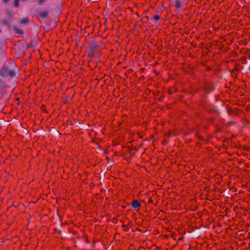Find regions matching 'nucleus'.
Here are the masks:
<instances>
[{
    "label": "nucleus",
    "mask_w": 250,
    "mask_h": 250,
    "mask_svg": "<svg viewBox=\"0 0 250 250\" xmlns=\"http://www.w3.org/2000/svg\"><path fill=\"white\" fill-rule=\"evenodd\" d=\"M0 74L2 76L6 77L9 76L11 78L16 76L15 72L9 68L8 66H4L1 71Z\"/></svg>",
    "instance_id": "nucleus-1"
},
{
    "label": "nucleus",
    "mask_w": 250,
    "mask_h": 250,
    "mask_svg": "<svg viewBox=\"0 0 250 250\" xmlns=\"http://www.w3.org/2000/svg\"><path fill=\"white\" fill-rule=\"evenodd\" d=\"M98 46V44L96 42H93L92 44L89 46L88 49L89 55L91 57L94 56V50Z\"/></svg>",
    "instance_id": "nucleus-2"
},
{
    "label": "nucleus",
    "mask_w": 250,
    "mask_h": 250,
    "mask_svg": "<svg viewBox=\"0 0 250 250\" xmlns=\"http://www.w3.org/2000/svg\"><path fill=\"white\" fill-rule=\"evenodd\" d=\"M131 205L132 208L135 209H137L140 208L141 205L138 200H133Z\"/></svg>",
    "instance_id": "nucleus-3"
},
{
    "label": "nucleus",
    "mask_w": 250,
    "mask_h": 250,
    "mask_svg": "<svg viewBox=\"0 0 250 250\" xmlns=\"http://www.w3.org/2000/svg\"><path fill=\"white\" fill-rule=\"evenodd\" d=\"M40 17H42L43 18H46L48 17V13L47 11H43L42 12H40L38 13Z\"/></svg>",
    "instance_id": "nucleus-4"
},
{
    "label": "nucleus",
    "mask_w": 250,
    "mask_h": 250,
    "mask_svg": "<svg viewBox=\"0 0 250 250\" xmlns=\"http://www.w3.org/2000/svg\"><path fill=\"white\" fill-rule=\"evenodd\" d=\"M2 23L3 24L7 25L8 26V27L9 28H10V26H11V21H8V20H7L6 19H3L2 21Z\"/></svg>",
    "instance_id": "nucleus-5"
},
{
    "label": "nucleus",
    "mask_w": 250,
    "mask_h": 250,
    "mask_svg": "<svg viewBox=\"0 0 250 250\" xmlns=\"http://www.w3.org/2000/svg\"><path fill=\"white\" fill-rule=\"evenodd\" d=\"M14 30L16 33L18 35H22L23 33V31L21 29L18 28L16 26H14L13 27Z\"/></svg>",
    "instance_id": "nucleus-6"
},
{
    "label": "nucleus",
    "mask_w": 250,
    "mask_h": 250,
    "mask_svg": "<svg viewBox=\"0 0 250 250\" xmlns=\"http://www.w3.org/2000/svg\"><path fill=\"white\" fill-rule=\"evenodd\" d=\"M20 22L22 24H26L28 22V19L27 18H24L20 20Z\"/></svg>",
    "instance_id": "nucleus-7"
},
{
    "label": "nucleus",
    "mask_w": 250,
    "mask_h": 250,
    "mask_svg": "<svg viewBox=\"0 0 250 250\" xmlns=\"http://www.w3.org/2000/svg\"><path fill=\"white\" fill-rule=\"evenodd\" d=\"M175 5L177 8H180L181 7V3L179 0H176Z\"/></svg>",
    "instance_id": "nucleus-8"
},
{
    "label": "nucleus",
    "mask_w": 250,
    "mask_h": 250,
    "mask_svg": "<svg viewBox=\"0 0 250 250\" xmlns=\"http://www.w3.org/2000/svg\"><path fill=\"white\" fill-rule=\"evenodd\" d=\"M14 5L16 7H18L19 6V0H14Z\"/></svg>",
    "instance_id": "nucleus-9"
},
{
    "label": "nucleus",
    "mask_w": 250,
    "mask_h": 250,
    "mask_svg": "<svg viewBox=\"0 0 250 250\" xmlns=\"http://www.w3.org/2000/svg\"><path fill=\"white\" fill-rule=\"evenodd\" d=\"M160 18V17L159 15H155L154 16V20H158Z\"/></svg>",
    "instance_id": "nucleus-10"
},
{
    "label": "nucleus",
    "mask_w": 250,
    "mask_h": 250,
    "mask_svg": "<svg viewBox=\"0 0 250 250\" xmlns=\"http://www.w3.org/2000/svg\"><path fill=\"white\" fill-rule=\"evenodd\" d=\"M45 0H39V3L41 4L42 2L44 1Z\"/></svg>",
    "instance_id": "nucleus-11"
},
{
    "label": "nucleus",
    "mask_w": 250,
    "mask_h": 250,
    "mask_svg": "<svg viewBox=\"0 0 250 250\" xmlns=\"http://www.w3.org/2000/svg\"><path fill=\"white\" fill-rule=\"evenodd\" d=\"M3 2L5 3H7L9 0H2Z\"/></svg>",
    "instance_id": "nucleus-12"
},
{
    "label": "nucleus",
    "mask_w": 250,
    "mask_h": 250,
    "mask_svg": "<svg viewBox=\"0 0 250 250\" xmlns=\"http://www.w3.org/2000/svg\"><path fill=\"white\" fill-rule=\"evenodd\" d=\"M1 32V30L0 29V32Z\"/></svg>",
    "instance_id": "nucleus-13"
},
{
    "label": "nucleus",
    "mask_w": 250,
    "mask_h": 250,
    "mask_svg": "<svg viewBox=\"0 0 250 250\" xmlns=\"http://www.w3.org/2000/svg\"><path fill=\"white\" fill-rule=\"evenodd\" d=\"M23 1H25L26 0H23Z\"/></svg>",
    "instance_id": "nucleus-14"
}]
</instances>
